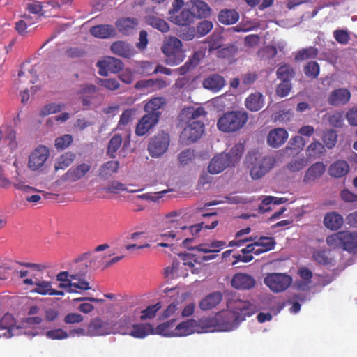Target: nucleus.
I'll use <instances>...</instances> for the list:
<instances>
[{
  "label": "nucleus",
  "mask_w": 357,
  "mask_h": 357,
  "mask_svg": "<svg viewBox=\"0 0 357 357\" xmlns=\"http://www.w3.org/2000/svg\"><path fill=\"white\" fill-rule=\"evenodd\" d=\"M228 315L224 314L217 318L218 326L222 331H231L238 328L240 323L257 312L255 305L248 300L230 298L227 301Z\"/></svg>",
  "instance_id": "1"
},
{
  "label": "nucleus",
  "mask_w": 357,
  "mask_h": 357,
  "mask_svg": "<svg viewBox=\"0 0 357 357\" xmlns=\"http://www.w3.org/2000/svg\"><path fill=\"white\" fill-rule=\"evenodd\" d=\"M248 121L246 112H227L218 119L217 127L225 132H236L242 128Z\"/></svg>",
  "instance_id": "2"
},
{
  "label": "nucleus",
  "mask_w": 357,
  "mask_h": 357,
  "mask_svg": "<svg viewBox=\"0 0 357 357\" xmlns=\"http://www.w3.org/2000/svg\"><path fill=\"white\" fill-rule=\"evenodd\" d=\"M252 167H250V175L252 179H259L271 169L275 163V160L271 156H262L255 154L249 156Z\"/></svg>",
  "instance_id": "3"
},
{
  "label": "nucleus",
  "mask_w": 357,
  "mask_h": 357,
  "mask_svg": "<svg viewBox=\"0 0 357 357\" xmlns=\"http://www.w3.org/2000/svg\"><path fill=\"white\" fill-rule=\"evenodd\" d=\"M162 50L166 55L169 64L177 65L182 63L185 58L182 42L176 37L169 38L167 43L163 45Z\"/></svg>",
  "instance_id": "4"
},
{
  "label": "nucleus",
  "mask_w": 357,
  "mask_h": 357,
  "mask_svg": "<svg viewBox=\"0 0 357 357\" xmlns=\"http://www.w3.org/2000/svg\"><path fill=\"white\" fill-rule=\"evenodd\" d=\"M171 138L165 131H160L151 137L148 144L149 155L153 158H159L167 152Z\"/></svg>",
  "instance_id": "5"
},
{
  "label": "nucleus",
  "mask_w": 357,
  "mask_h": 357,
  "mask_svg": "<svg viewBox=\"0 0 357 357\" xmlns=\"http://www.w3.org/2000/svg\"><path fill=\"white\" fill-rule=\"evenodd\" d=\"M264 282L266 286L273 292H282L292 284V278L287 274L272 273H268Z\"/></svg>",
  "instance_id": "6"
},
{
  "label": "nucleus",
  "mask_w": 357,
  "mask_h": 357,
  "mask_svg": "<svg viewBox=\"0 0 357 357\" xmlns=\"http://www.w3.org/2000/svg\"><path fill=\"white\" fill-rule=\"evenodd\" d=\"M204 132V123L202 121H189L180 135V139L188 145L199 139Z\"/></svg>",
  "instance_id": "7"
},
{
  "label": "nucleus",
  "mask_w": 357,
  "mask_h": 357,
  "mask_svg": "<svg viewBox=\"0 0 357 357\" xmlns=\"http://www.w3.org/2000/svg\"><path fill=\"white\" fill-rule=\"evenodd\" d=\"M96 66L99 68V74L106 77L109 73H118L121 71L123 68V63L117 58L109 56L98 61Z\"/></svg>",
  "instance_id": "8"
},
{
  "label": "nucleus",
  "mask_w": 357,
  "mask_h": 357,
  "mask_svg": "<svg viewBox=\"0 0 357 357\" xmlns=\"http://www.w3.org/2000/svg\"><path fill=\"white\" fill-rule=\"evenodd\" d=\"M112 328L111 324L100 318L91 319L86 334L90 337L102 336L110 334Z\"/></svg>",
  "instance_id": "9"
},
{
  "label": "nucleus",
  "mask_w": 357,
  "mask_h": 357,
  "mask_svg": "<svg viewBox=\"0 0 357 357\" xmlns=\"http://www.w3.org/2000/svg\"><path fill=\"white\" fill-rule=\"evenodd\" d=\"M168 291L171 292V296L174 298L171 303L167 305V308L163 310L161 314L162 319H168L172 316L178 314L180 310L182 309L183 302L185 299L184 294L179 295L177 290L175 289H169ZM166 292H167V290Z\"/></svg>",
  "instance_id": "10"
},
{
  "label": "nucleus",
  "mask_w": 357,
  "mask_h": 357,
  "mask_svg": "<svg viewBox=\"0 0 357 357\" xmlns=\"http://www.w3.org/2000/svg\"><path fill=\"white\" fill-rule=\"evenodd\" d=\"M50 155V151L43 145H40L33 151L29 158V168L36 170L44 165Z\"/></svg>",
  "instance_id": "11"
},
{
  "label": "nucleus",
  "mask_w": 357,
  "mask_h": 357,
  "mask_svg": "<svg viewBox=\"0 0 357 357\" xmlns=\"http://www.w3.org/2000/svg\"><path fill=\"white\" fill-rule=\"evenodd\" d=\"M160 118L157 115L151 116L144 114L141 117L137 126H135V133L137 136H144L153 129L157 125Z\"/></svg>",
  "instance_id": "12"
},
{
  "label": "nucleus",
  "mask_w": 357,
  "mask_h": 357,
  "mask_svg": "<svg viewBox=\"0 0 357 357\" xmlns=\"http://www.w3.org/2000/svg\"><path fill=\"white\" fill-rule=\"evenodd\" d=\"M256 281L253 276L247 273H238L233 275L231 284L234 289L248 290L254 288Z\"/></svg>",
  "instance_id": "13"
},
{
  "label": "nucleus",
  "mask_w": 357,
  "mask_h": 357,
  "mask_svg": "<svg viewBox=\"0 0 357 357\" xmlns=\"http://www.w3.org/2000/svg\"><path fill=\"white\" fill-rule=\"evenodd\" d=\"M235 165L229 160L228 156L222 153L213 157L209 165H208V172L211 174H218L222 172L225 168Z\"/></svg>",
  "instance_id": "14"
},
{
  "label": "nucleus",
  "mask_w": 357,
  "mask_h": 357,
  "mask_svg": "<svg viewBox=\"0 0 357 357\" xmlns=\"http://www.w3.org/2000/svg\"><path fill=\"white\" fill-rule=\"evenodd\" d=\"M350 98L351 93L348 89L339 88L331 93L327 102L333 107L342 106L349 102Z\"/></svg>",
  "instance_id": "15"
},
{
  "label": "nucleus",
  "mask_w": 357,
  "mask_h": 357,
  "mask_svg": "<svg viewBox=\"0 0 357 357\" xmlns=\"http://www.w3.org/2000/svg\"><path fill=\"white\" fill-rule=\"evenodd\" d=\"M111 51L114 54L127 59H132L136 54L132 45L122 40L114 42L111 45Z\"/></svg>",
  "instance_id": "16"
},
{
  "label": "nucleus",
  "mask_w": 357,
  "mask_h": 357,
  "mask_svg": "<svg viewBox=\"0 0 357 357\" xmlns=\"http://www.w3.org/2000/svg\"><path fill=\"white\" fill-rule=\"evenodd\" d=\"M23 284L34 285L35 288L31 289V292L42 296L49 295L52 289V282L50 280L26 278L23 280Z\"/></svg>",
  "instance_id": "17"
},
{
  "label": "nucleus",
  "mask_w": 357,
  "mask_h": 357,
  "mask_svg": "<svg viewBox=\"0 0 357 357\" xmlns=\"http://www.w3.org/2000/svg\"><path fill=\"white\" fill-rule=\"evenodd\" d=\"M287 139V131L283 128H278L269 132L267 136V143L273 148H278L284 144Z\"/></svg>",
  "instance_id": "18"
},
{
  "label": "nucleus",
  "mask_w": 357,
  "mask_h": 357,
  "mask_svg": "<svg viewBox=\"0 0 357 357\" xmlns=\"http://www.w3.org/2000/svg\"><path fill=\"white\" fill-rule=\"evenodd\" d=\"M91 169V165L85 163L78 165L75 167H72L68 170L66 174L63 175L64 179L70 181H77L84 177Z\"/></svg>",
  "instance_id": "19"
},
{
  "label": "nucleus",
  "mask_w": 357,
  "mask_h": 357,
  "mask_svg": "<svg viewBox=\"0 0 357 357\" xmlns=\"http://www.w3.org/2000/svg\"><path fill=\"white\" fill-rule=\"evenodd\" d=\"M326 171V165L321 162H317L313 164L310 168L307 169L303 182L305 183L314 181L320 178Z\"/></svg>",
  "instance_id": "20"
},
{
  "label": "nucleus",
  "mask_w": 357,
  "mask_h": 357,
  "mask_svg": "<svg viewBox=\"0 0 357 357\" xmlns=\"http://www.w3.org/2000/svg\"><path fill=\"white\" fill-rule=\"evenodd\" d=\"M15 320L12 314L10 313L4 314L0 320V331L4 330L6 332L1 334L2 336L6 338H10L14 336V331L17 330L18 328L15 327Z\"/></svg>",
  "instance_id": "21"
},
{
  "label": "nucleus",
  "mask_w": 357,
  "mask_h": 357,
  "mask_svg": "<svg viewBox=\"0 0 357 357\" xmlns=\"http://www.w3.org/2000/svg\"><path fill=\"white\" fill-rule=\"evenodd\" d=\"M344 222V219L342 215L337 212H328L324 219H323V224L325 227L332 231H337L340 229Z\"/></svg>",
  "instance_id": "22"
},
{
  "label": "nucleus",
  "mask_w": 357,
  "mask_h": 357,
  "mask_svg": "<svg viewBox=\"0 0 357 357\" xmlns=\"http://www.w3.org/2000/svg\"><path fill=\"white\" fill-rule=\"evenodd\" d=\"M202 86H204V89L216 93L220 91L225 86V79L218 74H211L204 79Z\"/></svg>",
  "instance_id": "23"
},
{
  "label": "nucleus",
  "mask_w": 357,
  "mask_h": 357,
  "mask_svg": "<svg viewBox=\"0 0 357 357\" xmlns=\"http://www.w3.org/2000/svg\"><path fill=\"white\" fill-rule=\"evenodd\" d=\"M91 35L100 39H106L115 36L116 29L112 25H95L91 26L90 30Z\"/></svg>",
  "instance_id": "24"
},
{
  "label": "nucleus",
  "mask_w": 357,
  "mask_h": 357,
  "mask_svg": "<svg viewBox=\"0 0 357 357\" xmlns=\"http://www.w3.org/2000/svg\"><path fill=\"white\" fill-rule=\"evenodd\" d=\"M197 322L193 319H190L178 324L174 328V337L188 336L195 332Z\"/></svg>",
  "instance_id": "25"
},
{
  "label": "nucleus",
  "mask_w": 357,
  "mask_h": 357,
  "mask_svg": "<svg viewBox=\"0 0 357 357\" xmlns=\"http://www.w3.org/2000/svg\"><path fill=\"white\" fill-rule=\"evenodd\" d=\"M245 105L250 112H258L264 106V97L260 92H255L245 98Z\"/></svg>",
  "instance_id": "26"
},
{
  "label": "nucleus",
  "mask_w": 357,
  "mask_h": 357,
  "mask_svg": "<svg viewBox=\"0 0 357 357\" xmlns=\"http://www.w3.org/2000/svg\"><path fill=\"white\" fill-rule=\"evenodd\" d=\"M222 299V294L220 292H213L200 301L199 308L204 311L215 308L220 303Z\"/></svg>",
  "instance_id": "27"
},
{
  "label": "nucleus",
  "mask_w": 357,
  "mask_h": 357,
  "mask_svg": "<svg viewBox=\"0 0 357 357\" xmlns=\"http://www.w3.org/2000/svg\"><path fill=\"white\" fill-rule=\"evenodd\" d=\"M116 26L119 31L123 35H131L138 26V20L128 17L119 19L116 21Z\"/></svg>",
  "instance_id": "28"
},
{
  "label": "nucleus",
  "mask_w": 357,
  "mask_h": 357,
  "mask_svg": "<svg viewBox=\"0 0 357 357\" xmlns=\"http://www.w3.org/2000/svg\"><path fill=\"white\" fill-rule=\"evenodd\" d=\"M165 104V99L164 98L155 97L146 103L144 111L146 114H150L151 116L157 115L160 118L161 116L160 109Z\"/></svg>",
  "instance_id": "29"
},
{
  "label": "nucleus",
  "mask_w": 357,
  "mask_h": 357,
  "mask_svg": "<svg viewBox=\"0 0 357 357\" xmlns=\"http://www.w3.org/2000/svg\"><path fill=\"white\" fill-rule=\"evenodd\" d=\"M349 166L347 161L338 160L331 165L328 173L335 178H341L348 174Z\"/></svg>",
  "instance_id": "30"
},
{
  "label": "nucleus",
  "mask_w": 357,
  "mask_h": 357,
  "mask_svg": "<svg viewBox=\"0 0 357 357\" xmlns=\"http://www.w3.org/2000/svg\"><path fill=\"white\" fill-rule=\"evenodd\" d=\"M342 250L355 253L357 252V232L343 231Z\"/></svg>",
  "instance_id": "31"
},
{
  "label": "nucleus",
  "mask_w": 357,
  "mask_h": 357,
  "mask_svg": "<svg viewBox=\"0 0 357 357\" xmlns=\"http://www.w3.org/2000/svg\"><path fill=\"white\" fill-rule=\"evenodd\" d=\"M195 18L197 17L189 9H183L177 15L172 16V22L178 26H190Z\"/></svg>",
  "instance_id": "32"
},
{
  "label": "nucleus",
  "mask_w": 357,
  "mask_h": 357,
  "mask_svg": "<svg viewBox=\"0 0 357 357\" xmlns=\"http://www.w3.org/2000/svg\"><path fill=\"white\" fill-rule=\"evenodd\" d=\"M178 227L180 229V231H167L166 233L162 234V236H163V237H169V238H172V239H174L176 237H177L178 235L179 234V233L181 232V231H188V232H189V234L190 235L194 236L198 234L200 232L201 229L203 227V222H200L199 224H195V225H191L190 227L185 226V225H183H183H180Z\"/></svg>",
  "instance_id": "33"
},
{
  "label": "nucleus",
  "mask_w": 357,
  "mask_h": 357,
  "mask_svg": "<svg viewBox=\"0 0 357 357\" xmlns=\"http://www.w3.org/2000/svg\"><path fill=\"white\" fill-rule=\"evenodd\" d=\"M190 10L193 13L197 18H204L211 14L210 7L204 2L199 0L191 1Z\"/></svg>",
  "instance_id": "34"
},
{
  "label": "nucleus",
  "mask_w": 357,
  "mask_h": 357,
  "mask_svg": "<svg viewBox=\"0 0 357 357\" xmlns=\"http://www.w3.org/2000/svg\"><path fill=\"white\" fill-rule=\"evenodd\" d=\"M154 332V328L150 324H134L130 335L135 338H145Z\"/></svg>",
  "instance_id": "35"
},
{
  "label": "nucleus",
  "mask_w": 357,
  "mask_h": 357,
  "mask_svg": "<svg viewBox=\"0 0 357 357\" xmlns=\"http://www.w3.org/2000/svg\"><path fill=\"white\" fill-rule=\"evenodd\" d=\"M227 245L226 242L215 241L209 244H199L197 245V251L204 253H218Z\"/></svg>",
  "instance_id": "36"
},
{
  "label": "nucleus",
  "mask_w": 357,
  "mask_h": 357,
  "mask_svg": "<svg viewBox=\"0 0 357 357\" xmlns=\"http://www.w3.org/2000/svg\"><path fill=\"white\" fill-rule=\"evenodd\" d=\"M239 15L237 11L234 10H223L218 15V20L224 25H231L237 22Z\"/></svg>",
  "instance_id": "37"
},
{
  "label": "nucleus",
  "mask_w": 357,
  "mask_h": 357,
  "mask_svg": "<svg viewBox=\"0 0 357 357\" xmlns=\"http://www.w3.org/2000/svg\"><path fill=\"white\" fill-rule=\"evenodd\" d=\"M119 167L118 161L110 160L101 165L99 172V176L101 178H107L116 173Z\"/></svg>",
  "instance_id": "38"
},
{
  "label": "nucleus",
  "mask_w": 357,
  "mask_h": 357,
  "mask_svg": "<svg viewBox=\"0 0 357 357\" xmlns=\"http://www.w3.org/2000/svg\"><path fill=\"white\" fill-rule=\"evenodd\" d=\"M287 198H278L273 196H267L261 200V204L259 206V213H264L270 211L271 208L268 206L271 204L275 205L281 204L287 202Z\"/></svg>",
  "instance_id": "39"
},
{
  "label": "nucleus",
  "mask_w": 357,
  "mask_h": 357,
  "mask_svg": "<svg viewBox=\"0 0 357 357\" xmlns=\"http://www.w3.org/2000/svg\"><path fill=\"white\" fill-rule=\"evenodd\" d=\"M146 24L162 33H167L169 30V26L165 20H162L155 15H149L146 17Z\"/></svg>",
  "instance_id": "40"
},
{
  "label": "nucleus",
  "mask_w": 357,
  "mask_h": 357,
  "mask_svg": "<svg viewBox=\"0 0 357 357\" xmlns=\"http://www.w3.org/2000/svg\"><path fill=\"white\" fill-rule=\"evenodd\" d=\"M175 325V319H172L167 322H163L157 326L155 333L165 337H174Z\"/></svg>",
  "instance_id": "41"
},
{
  "label": "nucleus",
  "mask_w": 357,
  "mask_h": 357,
  "mask_svg": "<svg viewBox=\"0 0 357 357\" xmlns=\"http://www.w3.org/2000/svg\"><path fill=\"white\" fill-rule=\"evenodd\" d=\"M318 54V49L313 46L301 49L295 54L296 61H301L307 59H314Z\"/></svg>",
  "instance_id": "42"
},
{
  "label": "nucleus",
  "mask_w": 357,
  "mask_h": 357,
  "mask_svg": "<svg viewBox=\"0 0 357 357\" xmlns=\"http://www.w3.org/2000/svg\"><path fill=\"white\" fill-rule=\"evenodd\" d=\"M325 152V146L318 141H314L306 149V155L310 158H319Z\"/></svg>",
  "instance_id": "43"
},
{
  "label": "nucleus",
  "mask_w": 357,
  "mask_h": 357,
  "mask_svg": "<svg viewBox=\"0 0 357 357\" xmlns=\"http://www.w3.org/2000/svg\"><path fill=\"white\" fill-rule=\"evenodd\" d=\"M71 271V278L78 279L79 277L86 276L89 273V265L85 262L79 260L75 261V266L70 269Z\"/></svg>",
  "instance_id": "44"
},
{
  "label": "nucleus",
  "mask_w": 357,
  "mask_h": 357,
  "mask_svg": "<svg viewBox=\"0 0 357 357\" xmlns=\"http://www.w3.org/2000/svg\"><path fill=\"white\" fill-rule=\"evenodd\" d=\"M75 158V153L72 152H67L61 157L59 158L57 162L55 164V169L57 171L58 169H65L68 167L73 163V160Z\"/></svg>",
  "instance_id": "45"
},
{
  "label": "nucleus",
  "mask_w": 357,
  "mask_h": 357,
  "mask_svg": "<svg viewBox=\"0 0 357 357\" xmlns=\"http://www.w3.org/2000/svg\"><path fill=\"white\" fill-rule=\"evenodd\" d=\"M122 141L123 139L121 135H115L112 136L110 141H109L107 150V155H109V157L112 158L116 157V153L121 146Z\"/></svg>",
  "instance_id": "46"
},
{
  "label": "nucleus",
  "mask_w": 357,
  "mask_h": 357,
  "mask_svg": "<svg viewBox=\"0 0 357 357\" xmlns=\"http://www.w3.org/2000/svg\"><path fill=\"white\" fill-rule=\"evenodd\" d=\"M303 72L306 77L316 79L320 73L319 64L314 61L307 62L304 66Z\"/></svg>",
  "instance_id": "47"
},
{
  "label": "nucleus",
  "mask_w": 357,
  "mask_h": 357,
  "mask_svg": "<svg viewBox=\"0 0 357 357\" xmlns=\"http://www.w3.org/2000/svg\"><path fill=\"white\" fill-rule=\"evenodd\" d=\"M343 231H338L327 236L326 243L328 247L333 249L342 248Z\"/></svg>",
  "instance_id": "48"
},
{
  "label": "nucleus",
  "mask_w": 357,
  "mask_h": 357,
  "mask_svg": "<svg viewBox=\"0 0 357 357\" xmlns=\"http://www.w3.org/2000/svg\"><path fill=\"white\" fill-rule=\"evenodd\" d=\"M243 145L242 144H238L234 145L227 153H224V155L228 156L229 160L234 165H236L243 155Z\"/></svg>",
  "instance_id": "49"
},
{
  "label": "nucleus",
  "mask_w": 357,
  "mask_h": 357,
  "mask_svg": "<svg viewBox=\"0 0 357 357\" xmlns=\"http://www.w3.org/2000/svg\"><path fill=\"white\" fill-rule=\"evenodd\" d=\"M337 139V132L333 130H327L322 136L323 144L328 149H331L336 145Z\"/></svg>",
  "instance_id": "50"
},
{
  "label": "nucleus",
  "mask_w": 357,
  "mask_h": 357,
  "mask_svg": "<svg viewBox=\"0 0 357 357\" xmlns=\"http://www.w3.org/2000/svg\"><path fill=\"white\" fill-rule=\"evenodd\" d=\"M96 83L109 91H116L120 87L119 81L115 78H98Z\"/></svg>",
  "instance_id": "51"
},
{
  "label": "nucleus",
  "mask_w": 357,
  "mask_h": 357,
  "mask_svg": "<svg viewBox=\"0 0 357 357\" xmlns=\"http://www.w3.org/2000/svg\"><path fill=\"white\" fill-rule=\"evenodd\" d=\"M275 241L273 237L261 236L255 241V245L264 248L265 251H271L275 246Z\"/></svg>",
  "instance_id": "52"
},
{
  "label": "nucleus",
  "mask_w": 357,
  "mask_h": 357,
  "mask_svg": "<svg viewBox=\"0 0 357 357\" xmlns=\"http://www.w3.org/2000/svg\"><path fill=\"white\" fill-rule=\"evenodd\" d=\"M188 116L189 122L200 121L198 120L201 116H206V112L202 107H199L195 109L194 107H189L185 112Z\"/></svg>",
  "instance_id": "53"
},
{
  "label": "nucleus",
  "mask_w": 357,
  "mask_h": 357,
  "mask_svg": "<svg viewBox=\"0 0 357 357\" xmlns=\"http://www.w3.org/2000/svg\"><path fill=\"white\" fill-rule=\"evenodd\" d=\"M277 77L282 81L289 80L294 75V69L288 64L279 67L277 70Z\"/></svg>",
  "instance_id": "54"
},
{
  "label": "nucleus",
  "mask_w": 357,
  "mask_h": 357,
  "mask_svg": "<svg viewBox=\"0 0 357 357\" xmlns=\"http://www.w3.org/2000/svg\"><path fill=\"white\" fill-rule=\"evenodd\" d=\"M178 36L185 40H190L195 36V29L190 25H178Z\"/></svg>",
  "instance_id": "55"
},
{
  "label": "nucleus",
  "mask_w": 357,
  "mask_h": 357,
  "mask_svg": "<svg viewBox=\"0 0 357 357\" xmlns=\"http://www.w3.org/2000/svg\"><path fill=\"white\" fill-rule=\"evenodd\" d=\"M161 307L162 305L160 302H158L155 305H149L141 312L140 319L145 320L154 318L158 310H159Z\"/></svg>",
  "instance_id": "56"
},
{
  "label": "nucleus",
  "mask_w": 357,
  "mask_h": 357,
  "mask_svg": "<svg viewBox=\"0 0 357 357\" xmlns=\"http://www.w3.org/2000/svg\"><path fill=\"white\" fill-rule=\"evenodd\" d=\"M333 36L337 42L342 45H347L350 40V35L347 29H335L333 32Z\"/></svg>",
  "instance_id": "57"
},
{
  "label": "nucleus",
  "mask_w": 357,
  "mask_h": 357,
  "mask_svg": "<svg viewBox=\"0 0 357 357\" xmlns=\"http://www.w3.org/2000/svg\"><path fill=\"white\" fill-rule=\"evenodd\" d=\"M64 107L63 104L52 102L46 105L40 112L42 116H45L59 112Z\"/></svg>",
  "instance_id": "58"
},
{
  "label": "nucleus",
  "mask_w": 357,
  "mask_h": 357,
  "mask_svg": "<svg viewBox=\"0 0 357 357\" xmlns=\"http://www.w3.org/2000/svg\"><path fill=\"white\" fill-rule=\"evenodd\" d=\"M327 121L331 126L335 128H341L344 122L343 114L340 112H333L328 116Z\"/></svg>",
  "instance_id": "59"
},
{
  "label": "nucleus",
  "mask_w": 357,
  "mask_h": 357,
  "mask_svg": "<svg viewBox=\"0 0 357 357\" xmlns=\"http://www.w3.org/2000/svg\"><path fill=\"white\" fill-rule=\"evenodd\" d=\"M73 142V136L64 135L59 137L55 140V146L57 150H63L68 148Z\"/></svg>",
  "instance_id": "60"
},
{
  "label": "nucleus",
  "mask_w": 357,
  "mask_h": 357,
  "mask_svg": "<svg viewBox=\"0 0 357 357\" xmlns=\"http://www.w3.org/2000/svg\"><path fill=\"white\" fill-rule=\"evenodd\" d=\"M26 10H29L30 13L35 14L40 16H45V13L43 11V6L40 2L34 1L31 3H29L26 6Z\"/></svg>",
  "instance_id": "61"
},
{
  "label": "nucleus",
  "mask_w": 357,
  "mask_h": 357,
  "mask_svg": "<svg viewBox=\"0 0 357 357\" xmlns=\"http://www.w3.org/2000/svg\"><path fill=\"white\" fill-rule=\"evenodd\" d=\"M66 54L69 59H80L85 56L86 52L82 48L73 47L67 49L66 51Z\"/></svg>",
  "instance_id": "62"
},
{
  "label": "nucleus",
  "mask_w": 357,
  "mask_h": 357,
  "mask_svg": "<svg viewBox=\"0 0 357 357\" xmlns=\"http://www.w3.org/2000/svg\"><path fill=\"white\" fill-rule=\"evenodd\" d=\"M291 90V83L289 80H284L278 85L276 89V93L280 98L287 97Z\"/></svg>",
  "instance_id": "63"
},
{
  "label": "nucleus",
  "mask_w": 357,
  "mask_h": 357,
  "mask_svg": "<svg viewBox=\"0 0 357 357\" xmlns=\"http://www.w3.org/2000/svg\"><path fill=\"white\" fill-rule=\"evenodd\" d=\"M306 161L305 159H294L288 163L287 169H289L290 172H295L304 169Z\"/></svg>",
  "instance_id": "64"
}]
</instances>
